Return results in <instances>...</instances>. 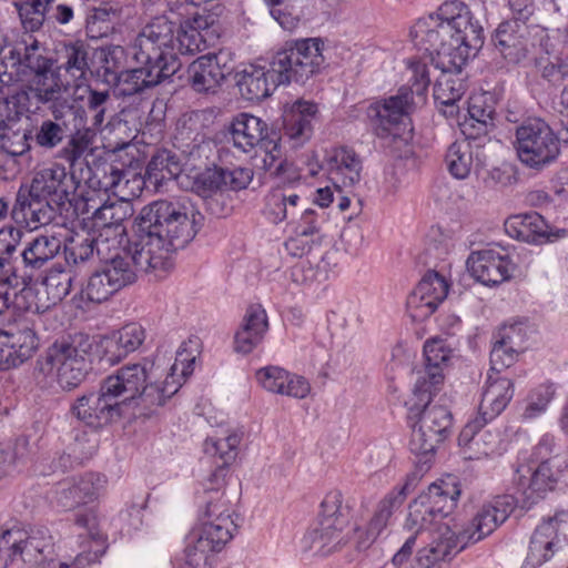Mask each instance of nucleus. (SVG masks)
I'll use <instances>...</instances> for the list:
<instances>
[{"label":"nucleus","mask_w":568,"mask_h":568,"mask_svg":"<svg viewBox=\"0 0 568 568\" xmlns=\"http://www.w3.org/2000/svg\"><path fill=\"white\" fill-rule=\"evenodd\" d=\"M459 495L460 489L454 480L440 479L430 484L409 504L407 527L429 529L454 510Z\"/></svg>","instance_id":"4468645a"},{"label":"nucleus","mask_w":568,"mask_h":568,"mask_svg":"<svg viewBox=\"0 0 568 568\" xmlns=\"http://www.w3.org/2000/svg\"><path fill=\"white\" fill-rule=\"evenodd\" d=\"M241 439V436L236 433H232L224 438L209 437L204 442L203 449L206 456L214 458V462L231 465L237 456Z\"/></svg>","instance_id":"052dcab7"},{"label":"nucleus","mask_w":568,"mask_h":568,"mask_svg":"<svg viewBox=\"0 0 568 568\" xmlns=\"http://www.w3.org/2000/svg\"><path fill=\"white\" fill-rule=\"evenodd\" d=\"M526 28L516 21L501 22L491 37L495 48L510 63H519L528 53Z\"/></svg>","instance_id":"58836bf2"},{"label":"nucleus","mask_w":568,"mask_h":568,"mask_svg":"<svg viewBox=\"0 0 568 568\" xmlns=\"http://www.w3.org/2000/svg\"><path fill=\"white\" fill-rule=\"evenodd\" d=\"M324 42L307 38L285 42L266 65L248 64L235 73V85L248 101H261L280 87L294 82L305 84L324 67Z\"/></svg>","instance_id":"7ed1b4c3"},{"label":"nucleus","mask_w":568,"mask_h":568,"mask_svg":"<svg viewBox=\"0 0 568 568\" xmlns=\"http://www.w3.org/2000/svg\"><path fill=\"white\" fill-rule=\"evenodd\" d=\"M551 453V442L542 438L535 447L529 465H520L516 469L515 483L517 490L525 497L528 505L536 504L548 491L555 489L561 474L557 457L544 458Z\"/></svg>","instance_id":"f8f14e48"},{"label":"nucleus","mask_w":568,"mask_h":568,"mask_svg":"<svg viewBox=\"0 0 568 568\" xmlns=\"http://www.w3.org/2000/svg\"><path fill=\"white\" fill-rule=\"evenodd\" d=\"M70 172L59 163H51L38 170L31 183L20 185L11 210L17 223H23L30 230L50 224L61 214L71 195L80 184L75 170Z\"/></svg>","instance_id":"39448f33"},{"label":"nucleus","mask_w":568,"mask_h":568,"mask_svg":"<svg viewBox=\"0 0 568 568\" xmlns=\"http://www.w3.org/2000/svg\"><path fill=\"white\" fill-rule=\"evenodd\" d=\"M120 288L99 265L83 284L80 295L83 301L100 304L108 301Z\"/></svg>","instance_id":"6e6d98bb"},{"label":"nucleus","mask_w":568,"mask_h":568,"mask_svg":"<svg viewBox=\"0 0 568 568\" xmlns=\"http://www.w3.org/2000/svg\"><path fill=\"white\" fill-rule=\"evenodd\" d=\"M302 209L301 196L292 190L275 187L265 196L264 214L274 224L294 220Z\"/></svg>","instance_id":"a18cd8bd"},{"label":"nucleus","mask_w":568,"mask_h":568,"mask_svg":"<svg viewBox=\"0 0 568 568\" xmlns=\"http://www.w3.org/2000/svg\"><path fill=\"white\" fill-rule=\"evenodd\" d=\"M470 140L452 143L446 152L445 161L448 171L456 179H465L469 175L473 165V151Z\"/></svg>","instance_id":"13d9d810"},{"label":"nucleus","mask_w":568,"mask_h":568,"mask_svg":"<svg viewBox=\"0 0 568 568\" xmlns=\"http://www.w3.org/2000/svg\"><path fill=\"white\" fill-rule=\"evenodd\" d=\"M121 9L112 2H102L90 10L85 19V31L91 39L108 37L114 30Z\"/></svg>","instance_id":"864d4df0"},{"label":"nucleus","mask_w":568,"mask_h":568,"mask_svg":"<svg viewBox=\"0 0 568 568\" xmlns=\"http://www.w3.org/2000/svg\"><path fill=\"white\" fill-rule=\"evenodd\" d=\"M53 541L47 529L6 530L0 539V566L3 568H48Z\"/></svg>","instance_id":"9b49d317"},{"label":"nucleus","mask_w":568,"mask_h":568,"mask_svg":"<svg viewBox=\"0 0 568 568\" xmlns=\"http://www.w3.org/2000/svg\"><path fill=\"white\" fill-rule=\"evenodd\" d=\"M490 420L486 419V416L477 415L459 433L458 445L469 450V459L487 457L495 453L499 442L498 434L484 430Z\"/></svg>","instance_id":"e433bc0d"},{"label":"nucleus","mask_w":568,"mask_h":568,"mask_svg":"<svg viewBox=\"0 0 568 568\" xmlns=\"http://www.w3.org/2000/svg\"><path fill=\"white\" fill-rule=\"evenodd\" d=\"M554 394L555 388L552 384H541L532 389L528 396L523 418L532 419L545 413Z\"/></svg>","instance_id":"338daca9"},{"label":"nucleus","mask_w":568,"mask_h":568,"mask_svg":"<svg viewBox=\"0 0 568 568\" xmlns=\"http://www.w3.org/2000/svg\"><path fill=\"white\" fill-rule=\"evenodd\" d=\"M133 214L132 204L126 200L105 202L98 207L91 216V225L98 233L124 234L126 227L124 222Z\"/></svg>","instance_id":"c03bdc74"},{"label":"nucleus","mask_w":568,"mask_h":568,"mask_svg":"<svg viewBox=\"0 0 568 568\" xmlns=\"http://www.w3.org/2000/svg\"><path fill=\"white\" fill-rule=\"evenodd\" d=\"M204 504V508L200 511L201 520L217 523V518L233 519L234 511L224 493L205 494Z\"/></svg>","instance_id":"69168bd1"},{"label":"nucleus","mask_w":568,"mask_h":568,"mask_svg":"<svg viewBox=\"0 0 568 568\" xmlns=\"http://www.w3.org/2000/svg\"><path fill=\"white\" fill-rule=\"evenodd\" d=\"M54 0H27L19 7V17L23 28L29 32L40 30L45 21L50 3Z\"/></svg>","instance_id":"680f3d73"},{"label":"nucleus","mask_w":568,"mask_h":568,"mask_svg":"<svg viewBox=\"0 0 568 568\" xmlns=\"http://www.w3.org/2000/svg\"><path fill=\"white\" fill-rule=\"evenodd\" d=\"M469 118L463 124V133L468 139L477 140L487 135L494 128L496 115V99L491 92L474 93L468 99Z\"/></svg>","instance_id":"f704fd0d"},{"label":"nucleus","mask_w":568,"mask_h":568,"mask_svg":"<svg viewBox=\"0 0 568 568\" xmlns=\"http://www.w3.org/2000/svg\"><path fill=\"white\" fill-rule=\"evenodd\" d=\"M317 104L311 101H296L283 118L282 140H286L292 148L304 145L313 134V123L317 118Z\"/></svg>","instance_id":"c85d7f7f"},{"label":"nucleus","mask_w":568,"mask_h":568,"mask_svg":"<svg viewBox=\"0 0 568 568\" xmlns=\"http://www.w3.org/2000/svg\"><path fill=\"white\" fill-rule=\"evenodd\" d=\"M78 168L81 170L79 181H83L94 191L116 194L122 180L125 178V172L112 163H102L92 169L83 159V164Z\"/></svg>","instance_id":"09e8293b"},{"label":"nucleus","mask_w":568,"mask_h":568,"mask_svg":"<svg viewBox=\"0 0 568 568\" xmlns=\"http://www.w3.org/2000/svg\"><path fill=\"white\" fill-rule=\"evenodd\" d=\"M160 19H163L170 26L172 38L166 51H170L173 55L179 64V69L182 64L178 54L192 55L205 49L202 31L206 30L210 26L207 17L196 14L192 19L176 23L166 16H160L152 19L151 22H156Z\"/></svg>","instance_id":"5701e85b"},{"label":"nucleus","mask_w":568,"mask_h":568,"mask_svg":"<svg viewBox=\"0 0 568 568\" xmlns=\"http://www.w3.org/2000/svg\"><path fill=\"white\" fill-rule=\"evenodd\" d=\"M106 483L105 476L87 473L60 483L54 491V499L63 510H71L80 505L94 501Z\"/></svg>","instance_id":"a878e982"},{"label":"nucleus","mask_w":568,"mask_h":568,"mask_svg":"<svg viewBox=\"0 0 568 568\" xmlns=\"http://www.w3.org/2000/svg\"><path fill=\"white\" fill-rule=\"evenodd\" d=\"M92 349L100 362L110 366L119 364L129 355L115 331L98 339L79 334L70 342H54L39 361L40 369L45 374L54 373L59 386L72 390L81 385L91 369L88 355Z\"/></svg>","instance_id":"0eeeda50"},{"label":"nucleus","mask_w":568,"mask_h":568,"mask_svg":"<svg viewBox=\"0 0 568 568\" xmlns=\"http://www.w3.org/2000/svg\"><path fill=\"white\" fill-rule=\"evenodd\" d=\"M515 149L523 164L541 170L558 158L559 138L545 120L530 118L517 126Z\"/></svg>","instance_id":"ddd939ff"},{"label":"nucleus","mask_w":568,"mask_h":568,"mask_svg":"<svg viewBox=\"0 0 568 568\" xmlns=\"http://www.w3.org/2000/svg\"><path fill=\"white\" fill-rule=\"evenodd\" d=\"M95 235L85 231L75 232L64 242L62 241L68 265H79L89 261L95 253Z\"/></svg>","instance_id":"4d7b16f0"},{"label":"nucleus","mask_w":568,"mask_h":568,"mask_svg":"<svg viewBox=\"0 0 568 568\" xmlns=\"http://www.w3.org/2000/svg\"><path fill=\"white\" fill-rule=\"evenodd\" d=\"M3 47L7 54L4 73L9 80L13 79L14 87L31 75L53 67V59L49 57L48 49L31 34Z\"/></svg>","instance_id":"dca6fc26"},{"label":"nucleus","mask_w":568,"mask_h":568,"mask_svg":"<svg viewBox=\"0 0 568 568\" xmlns=\"http://www.w3.org/2000/svg\"><path fill=\"white\" fill-rule=\"evenodd\" d=\"M256 379L267 392L303 399L311 393L310 382L301 375L291 373L280 366H266L257 369Z\"/></svg>","instance_id":"2f4dec72"},{"label":"nucleus","mask_w":568,"mask_h":568,"mask_svg":"<svg viewBox=\"0 0 568 568\" xmlns=\"http://www.w3.org/2000/svg\"><path fill=\"white\" fill-rule=\"evenodd\" d=\"M52 119H45L32 135L37 145L52 150L67 138V144L59 151L58 156L64 160L71 169L83 164V156L90 150L95 134L88 128V112L84 105H69L67 102L49 106Z\"/></svg>","instance_id":"1a4fd4ad"},{"label":"nucleus","mask_w":568,"mask_h":568,"mask_svg":"<svg viewBox=\"0 0 568 568\" xmlns=\"http://www.w3.org/2000/svg\"><path fill=\"white\" fill-rule=\"evenodd\" d=\"M505 231L513 239L538 245L555 242L567 234L565 229L552 231L545 219L537 212L509 216L505 221Z\"/></svg>","instance_id":"bb28decb"},{"label":"nucleus","mask_w":568,"mask_h":568,"mask_svg":"<svg viewBox=\"0 0 568 568\" xmlns=\"http://www.w3.org/2000/svg\"><path fill=\"white\" fill-rule=\"evenodd\" d=\"M418 483V476L415 473L406 476L405 483L400 486L394 487L378 504L379 510H385L392 517L394 511L398 509L407 496L414 491Z\"/></svg>","instance_id":"0e129e2a"},{"label":"nucleus","mask_w":568,"mask_h":568,"mask_svg":"<svg viewBox=\"0 0 568 568\" xmlns=\"http://www.w3.org/2000/svg\"><path fill=\"white\" fill-rule=\"evenodd\" d=\"M130 50L122 45H108L94 50L92 71L99 79L108 84L115 83L125 67Z\"/></svg>","instance_id":"49530a36"},{"label":"nucleus","mask_w":568,"mask_h":568,"mask_svg":"<svg viewBox=\"0 0 568 568\" xmlns=\"http://www.w3.org/2000/svg\"><path fill=\"white\" fill-rule=\"evenodd\" d=\"M225 185L224 168L216 165L207 168L195 180V187L203 196L215 192H223L225 191Z\"/></svg>","instance_id":"774afa93"},{"label":"nucleus","mask_w":568,"mask_h":568,"mask_svg":"<svg viewBox=\"0 0 568 568\" xmlns=\"http://www.w3.org/2000/svg\"><path fill=\"white\" fill-rule=\"evenodd\" d=\"M32 138V130L29 125L21 126L17 123L6 124L0 134V151L9 156L6 162L8 175L6 180L14 178L20 172V165L16 158L26 154L30 148Z\"/></svg>","instance_id":"a19ab883"},{"label":"nucleus","mask_w":568,"mask_h":568,"mask_svg":"<svg viewBox=\"0 0 568 568\" xmlns=\"http://www.w3.org/2000/svg\"><path fill=\"white\" fill-rule=\"evenodd\" d=\"M233 145L247 153L252 150L276 151L281 136L275 130L268 131L267 124L258 116L248 113L236 115L230 126Z\"/></svg>","instance_id":"aec40b11"},{"label":"nucleus","mask_w":568,"mask_h":568,"mask_svg":"<svg viewBox=\"0 0 568 568\" xmlns=\"http://www.w3.org/2000/svg\"><path fill=\"white\" fill-rule=\"evenodd\" d=\"M32 276L21 274L18 276L17 283L10 286L9 305L8 310H12L14 314L19 315L18 320L28 318L32 321L34 326L33 316H39L44 312L42 306L36 302V293L31 287Z\"/></svg>","instance_id":"de8ad7c7"},{"label":"nucleus","mask_w":568,"mask_h":568,"mask_svg":"<svg viewBox=\"0 0 568 568\" xmlns=\"http://www.w3.org/2000/svg\"><path fill=\"white\" fill-rule=\"evenodd\" d=\"M465 548V541L456 529L447 525L439 527L432 542L418 550L416 568H433L439 561L450 560Z\"/></svg>","instance_id":"72a5a7b5"},{"label":"nucleus","mask_w":568,"mask_h":568,"mask_svg":"<svg viewBox=\"0 0 568 568\" xmlns=\"http://www.w3.org/2000/svg\"><path fill=\"white\" fill-rule=\"evenodd\" d=\"M168 265L165 260L152 254L150 248L141 242V237L135 236L134 250L132 253L110 262L100 264L104 272L111 277L118 287L122 290L132 285L138 280L139 272H163Z\"/></svg>","instance_id":"6ab92c4d"},{"label":"nucleus","mask_w":568,"mask_h":568,"mask_svg":"<svg viewBox=\"0 0 568 568\" xmlns=\"http://www.w3.org/2000/svg\"><path fill=\"white\" fill-rule=\"evenodd\" d=\"M237 525L234 519L217 518V523L201 520L197 537L185 548V564L191 568L211 566V555L220 552L234 537Z\"/></svg>","instance_id":"f3484780"},{"label":"nucleus","mask_w":568,"mask_h":568,"mask_svg":"<svg viewBox=\"0 0 568 568\" xmlns=\"http://www.w3.org/2000/svg\"><path fill=\"white\" fill-rule=\"evenodd\" d=\"M95 240V253L100 264L130 254L134 250L135 237L130 240L126 232L124 234H118V232L98 233Z\"/></svg>","instance_id":"5fc2aeb1"},{"label":"nucleus","mask_w":568,"mask_h":568,"mask_svg":"<svg viewBox=\"0 0 568 568\" xmlns=\"http://www.w3.org/2000/svg\"><path fill=\"white\" fill-rule=\"evenodd\" d=\"M268 329L265 310L260 304L250 305L241 328L234 336V349L237 353H251L264 338Z\"/></svg>","instance_id":"4c0bfd02"},{"label":"nucleus","mask_w":568,"mask_h":568,"mask_svg":"<svg viewBox=\"0 0 568 568\" xmlns=\"http://www.w3.org/2000/svg\"><path fill=\"white\" fill-rule=\"evenodd\" d=\"M449 284L438 272L428 271L407 298V308L414 321L433 315L448 295Z\"/></svg>","instance_id":"4be33fe9"},{"label":"nucleus","mask_w":568,"mask_h":568,"mask_svg":"<svg viewBox=\"0 0 568 568\" xmlns=\"http://www.w3.org/2000/svg\"><path fill=\"white\" fill-rule=\"evenodd\" d=\"M425 368L415 384L425 382L428 390H440L444 383V367L450 358L448 349L442 339L427 341L424 345Z\"/></svg>","instance_id":"37998d69"},{"label":"nucleus","mask_w":568,"mask_h":568,"mask_svg":"<svg viewBox=\"0 0 568 568\" xmlns=\"http://www.w3.org/2000/svg\"><path fill=\"white\" fill-rule=\"evenodd\" d=\"M515 507L516 501L511 495L497 496L483 505L467 526L455 527V529L467 547L468 544H475L495 531L510 516Z\"/></svg>","instance_id":"412c9836"},{"label":"nucleus","mask_w":568,"mask_h":568,"mask_svg":"<svg viewBox=\"0 0 568 568\" xmlns=\"http://www.w3.org/2000/svg\"><path fill=\"white\" fill-rule=\"evenodd\" d=\"M62 248V240L54 235H37L24 244L20 255L24 275L42 270Z\"/></svg>","instance_id":"ea45409f"},{"label":"nucleus","mask_w":568,"mask_h":568,"mask_svg":"<svg viewBox=\"0 0 568 568\" xmlns=\"http://www.w3.org/2000/svg\"><path fill=\"white\" fill-rule=\"evenodd\" d=\"M182 160L174 151L169 149L158 150L150 159L145 174L155 184L176 179L182 172Z\"/></svg>","instance_id":"3c124183"},{"label":"nucleus","mask_w":568,"mask_h":568,"mask_svg":"<svg viewBox=\"0 0 568 568\" xmlns=\"http://www.w3.org/2000/svg\"><path fill=\"white\" fill-rule=\"evenodd\" d=\"M171 29L163 19L149 22L130 45V57L136 67L122 70L118 85L119 94L132 97L161 84L179 71V64L168 50Z\"/></svg>","instance_id":"423d86ee"},{"label":"nucleus","mask_w":568,"mask_h":568,"mask_svg":"<svg viewBox=\"0 0 568 568\" xmlns=\"http://www.w3.org/2000/svg\"><path fill=\"white\" fill-rule=\"evenodd\" d=\"M467 268L477 282L495 286L511 277L513 264L507 255L494 250H483L469 255Z\"/></svg>","instance_id":"cd10ccee"},{"label":"nucleus","mask_w":568,"mask_h":568,"mask_svg":"<svg viewBox=\"0 0 568 568\" xmlns=\"http://www.w3.org/2000/svg\"><path fill=\"white\" fill-rule=\"evenodd\" d=\"M202 220V214L192 206L158 200L142 209L133 232L153 255L168 262L163 267L168 272L174 265L173 254L195 237Z\"/></svg>","instance_id":"20e7f679"},{"label":"nucleus","mask_w":568,"mask_h":568,"mask_svg":"<svg viewBox=\"0 0 568 568\" xmlns=\"http://www.w3.org/2000/svg\"><path fill=\"white\" fill-rule=\"evenodd\" d=\"M71 414L90 427H102L121 416V406L108 395L103 382L99 392L84 394L71 406Z\"/></svg>","instance_id":"b1692460"},{"label":"nucleus","mask_w":568,"mask_h":568,"mask_svg":"<svg viewBox=\"0 0 568 568\" xmlns=\"http://www.w3.org/2000/svg\"><path fill=\"white\" fill-rule=\"evenodd\" d=\"M232 71L233 65L225 52L207 53L189 65L187 80L196 92H214Z\"/></svg>","instance_id":"393cba45"},{"label":"nucleus","mask_w":568,"mask_h":568,"mask_svg":"<svg viewBox=\"0 0 568 568\" xmlns=\"http://www.w3.org/2000/svg\"><path fill=\"white\" fill-rule=\"evenodd\" d=\"M442 70L434 84V99L437 103L445 106V114L454 116L458 113L457 102L463 98L467 90L466 77L463 74L464 65L449 68L436 65Z\"/></svg>","instance_id":"c9c22d12"},{"label":"nucleus","mask_w":568,"mask_h":568,"mask_svg":"<svg viewBox=\"0 0 568 568\" xmlns=\"http://www.w3.org/2000/svg\"><path fill=\"white\" fill-rule=\"evenodd\" d=\"M195 356L187 354L182 345L176 352L174 364L170 373L163 377L164 369L153 361L144 358L134 364H126L114 374L103 379L104 389L112 395L120 406L134 403L144 412L152 415L166 399L178 393L182 381L193 373Z\"/></svg>","instance_id":"f03ea898"},{"label":"nucleus","mask_w":568,"mask_h":568,"mask_svg":"<svg viewBox=\"0 0 568 568\" xmlns=\"http://www.w3.org/2000/svg\"><path fill=\"white\" fill-rule=\"evenodd\" d=\"M324 165L329 181L336 189L353 187L361 181L363 163L359 155L348 146H338L327 152Z\"/></svg>","instance_id":"c756f323"},{"label":"nucleus","mask_w":568,"mask_h":568,"mask_svg":"<svg viewBox=\"0 0 568 568\" xmlns=\"http://www.w3.org/2000/svg\"><path fill=\"white\" fill-rule=\"evenodd\" d=\"M425 382L415 384L406 402L407 419L412 427L409 450L417 457L420 471L427 470L438 446L452 433L453 415L444 405H432L439 390H428Z\"/></svg>","instance_id":"6e6552de"},{"label":"nucleus","mask_w":568,"mask_h":568,"mask_svg":"<svg viewBox=\"0 0 568 568\" xmlns=\"http://www.w3.org/2000/svg\"><path fill=\"white\" fill-rule=\"evenodd\" d=\"M61 64L58 70H64L72 80L85 79L93 73L90 58V45L82 40H74L63 44L60 51Z\"/></svg>","instance_id":"8fccbe9b"},{"label":"nucleus","mask_w":568,"mask_h":568,"mask_svg":"<svg viewBox=\"0 0 568 568\" xmlns=\"http://www.w3.org/2000/svg\"><path fill=\"white\" fill-rule=\"evenodd\" d=\"M87 106L88 111L92 113L91 128L97 134L105 121L106 112L110 110L112 99L109 90L99 91L88 87L87 89Z\"/></svg>","instance_id":"e2e57ef3"},{"label":"nucleus","mask_w":568,"mask_h":568,"mask_svg":"<svg viewBox=\"0 0 568 568\" xmlns=\"http://www.w3.org/2000/svg\"><path fill=\"white\" fill-rule=\"evenodd\" d=\"M300 214L301 217L294 231L295 236L290 237L285 242L286 250L294 256L307 254L312 248L308 237L320 233L318 216L314 210L303 206Z\"/></svg>","instance_id":"603ef678"},{"label":"nucleus","mask_w":568,"mask_h":568,"mask_svg":"<svg viewBox=\"0 0 568 568\" xmlns=\"http://www.w3.org/2000/svg\"><path fill=\"white\" fill-rule=\"evenodd\" d=\"M408 69L412 73L409 90L400 89L398 94L374 102L367 109L375 134L381 139L400 135L399 126L408 119L412 94L424 95L430 84L426 63L412 59L408 61Z\"/></svg>","instance_id":"9d476101"},{"label":"nucleus","mask_w":568,"mask_h":568,"mask_svg":"<svg viewBox=\"0 0 568 568\" xmlns=\"http://www.w3.org/2000/svg\"><path fill=\"white\" fill-rule=\"evenodd\" d=\"M514 396V384L509 377L489 374L478 407V415L496 418Z\"/></svg>","instance_id":"79ce46f5"},{"label":"nucleus","mask_w":568,"mask_h":568,"mask_svg":"<svg viewBox=\"0 0 568 568\" xmlns=\"http://www.w3.org/2000/svg\"><path fill=\"white\" fill-rule=\"evenodd\" d=\"M31 93L37 104L54 106L58 103L67 102L69 105H83V97H63L67 91V84L63 83L60 72L53 67L31 75L30 78ZM38 109V105H36Z\"/></svg>","instance_id":"473e14b6"},{"label":"nucleus","mask_w":568,"mask_h":568,"mask_svg":"<svg viewBox=\"0 0 568 568\" xmlns=\"http://www.w3.org/2000/svg\"><path fill=\"white\" fill-rule=\"evenodd\" d=\"M415 47L430 57L436 65H465L484 43V30L469 7L460 0H447L436 13L419 18L410 30Z\"/></svg>","instance_id":"f257e3e1"},{"label":"nucleus","mask_w":568,"mask_h":568,"mask_svg":"<svg viewBox=\"0 0 568 568\" xmlns=\"http://www.w3.org/2000/svg\"><path fill=\"white\" fill-rule=\"evenodd\" d=\"M39 338L32 321L16 320L0 328V371L16 368L28 362L37 352Z\"/></svg>","instance_id":"a211bd4d"},{"label":"nucleus","mask_w":568,"mask_h":568,"mask_svg":"<svg viewBox=\"0 0 568 568\" xmlns=\"http://www.w3.org/2000/svg\"><path fill=\"white\" fill-rule=\"evenodd\" d=\"M262 163L263 170L281 183H292L301 178L294 163L282 158L281 143L277 144L276 151H266Z\"/></svg>","instance_id":"bf43d9fd"},{"label":"nucleus","mask_w":568,"mask_h":568,"mask_svg":"<svg viewBox=\"0 0 568 568\" xmlns=\"http://www.w3.org/2000/svg\"><path fill=\"white\" fill-rule=\"evenodd\" d=\"M559 515L544 520L534 530L521 568H538L550 560L558 549Z\"/></svg>","instance_id":"7c9ffc66"},{"label":"nucleus","mask_w":568,"mask_h":568,"mask_svg":"<svg viewBox=\"0 0 568 568\" xmlns=\"http://www.w3.org/2000/svg\"><path fill=\"white\" fill-rule=\"evenodd\" d=\"M347 524L343 508V495L338 490L326 494L321 503L317 526L310 530L304 540L315 552L326 556L342 544L341 534Z\"/></svg>","instance_id":"2eb2a0df"}]
</instances>
